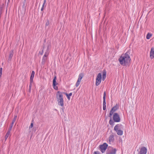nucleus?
<instances>
[{
  "instance_id": "obj_6",
  "label": "nucleus",
  "mask_w": 154,
  "mask_h": 154,
  "mask_svg": "<svg viewBox=\"0 0 154 154\" xmlns=\"http://www.w3.org/2000/svg\"><path fill=\"white\" fill-rule=\"evenodd\" d=\"M108 146L107 144L106 143H103L102 145H100L99 147L102 153H104Z\"/></svg>"
},
{
  "instance_id": "obj_10",
  "label": "nucleus",
  "mask_w": 154,
  "mask_h": 154,
  "mask_svg": "<svg viewBox=\"0 0 154 154\" xmlns=\"http://www.w3.org/2000/svg\"><path fill=\"white\" fill-rule=\"evenodd\" d=\"M150 57L152 59L154 58V48H152L150 52Z\"/></svg>"
},
{
  "instance_id": "obj_39",
  "label": "nucleus",
  "mask_w": 154,
  "mask_h": 154,
  "mask_svg": "<svg viewBox=\"0 0 154 154\" xmlns=\"http://www.w3.org/2000/svg\"><path fill=\"white\" fill-rule=\"evenodd\" d=\"M2 13V11H0V17H1V15Z\"/></svg>"
},
{
  "instance_id": "obj_30",
  "label": "nucleus",
  "mask_w": 154,
  "mask_h": 154,
  "mask_svg": "<svg viewBox=\"0 0 154 154\" xmlns=\"http://www.w3.org/2000/svg\"><path fill=\"white\" fill-rule=\"evenodd\" d=\"M13 124H12V122L11 125L10 126V127L8 128V131H10L11 130V129L13 126Z\"/></svg>"
},
{
  "instance_id": "obj_28",
  "label": "nucleus",
  "mask_w": 154,
  "mask_h": 154,
  "mask_svg": "<svg viewBox=\"0 0 154 154\" xmlns=\"http://www.w3.org/2000/svg\"><path fill=\"white\" fill-rule=\"evenodd\" d=\"M2 68H0V79L1 78L2 76Z\"/></svg>"
},
{
  "instance_id": "obj_7",
  "label": "nucleus",
  "mask_w": 154,
  "mask_h": 154,
  "mask_svg": "<svg viewBox=\"0 0 154 154\" xmlns=\"http://www.w3.org/2000/svg\"><path fill=\"white\" fill-rule=\"evenodd\" d=\"M84 76L83 74L82 73H80L79 76V78L78 80L76 83L75 86L76 87L78 86L79 85L82 79L83 78Z\"/></svg>"
},
{
  "instance_id": "obj_9",
  "label": "nucleus",
  "mask_w": 154,
  "mask_h": 154,
  "mask_svg": "<svg viewBox=\"0 0 154 154\" xmlns=\"http://www.w3.org/2000/svg\"><path fill=\"white\" fill-rule=\"evenodd\" d=\"M147 152V149L145 147L141 148L140 151V154H146Z\"/></svg>"
},
{
  "instance_id": "obj_5",
  "label": "nucleus",
  "mask_w": 154,
  "mask_h": 154,
  "mask_svg": "<svg viewBox=\"0 0 154 154\" xmlns=\"http://www.w3.org/2000/svg\"><path fill=\"white\" fill-rule=\"evenodd\" d=\"M101 74L100 73H99L98 74L97 77L96 82L95 83L96 86H97L100 84L101 82Z\"/></svg>"
},
{
  "instance_id": "obj_20",
  "label": "nucleus",
  "mask_w": 154,
  "mask_h": 154,
  "mask_svg": "<svg viewBox=\"0 0 154 154\" xmlns=\"http://www.w3.org/2000/svg\"><path fill=\"white\" fill-rule=\"evenodd\" d=\"M32 82H30L29 87V88L28 89V91L29 92H30L31 90V88L32 86Z\"/></svg>"
},
{
  "instance_id": "obj_29",
  "label": "nucleus",
  "mask_w": 154,
  "mask_h": 154,
  "mask_svg": "<svg viewBox=\"0 0 154 154\" xmlns=\"http://www.w3.org/2000/svg\"><path fill=\"white\" fill-rule=\"evenodd\" d=\"M26 0H24L23 2V8H25L26 7Z\"/></svg>"
},
{
  "instance_id": "obj_36",
  "label": "nucleus",
  "mask_w": 154,
  "mask_h": 154,
  "mask_svg": "<svg viewBox=\"0 0 154 154\" xmlns=\"http://www.w3.org/2000/svg\"><path fill=\"white\" fill-rule=\"evenodd\" d=\"M45 4H44V3L42 5V7H44V6H45L46 5H45Z\"/></svg>"
},
{
  "instance_id": "obj_1",
  "label": "nucleus",
  "mask_w": 154,
  "mask_h": 154,
  "mask_svg": "<svg viewBox=\"0 0 154 154\" xmlns=\"http://www.w3.org/2000/svg\"><path fill=\"white\" fill-rule=\"evenodd\" d=\"M129 53L127 52L125 54H122L119 59L120 63L125 66L128 64L130 62L131 59L129 55Z\"/></svg>"
},
{
  "instance_id": "obj_15",
  "label": "nucleus",
  "mask_w": 154,
  "mask_h": 154,
  "mask_svg": "<svg viewBox=\"0 0 154 154\" xmlns=\"http://www.w3.org/2000/svg\"><path fill=\"white\" fill-rule=\"evenodd\" d=\"M106 93L105 92H104L103 96V106H106Z\"/></svg>"
},
{
  "instance_id": "obj_21",
  "label": "nucleus",
  "mask_w": 154,
  "mask_h": 154,
  "mask_svg": "<svg viewBox=\"0 0 154 154\" xmlns=\"http://www.w3.org/2000/svg\"><path fill=\"white\" fill-rule=\"evenodd\" d=\"M46 59H47L46 57H43V58L42 60V64H45V62L46 61Z\"/></svg>"
},
{
  "instance_id": "obj_27",
  "label": "nucleus",
  "mask_w": 154,
  "mask_h": 154,
  "mask_svg": "<svg viewBox=\"0 0 154 154\" xmlns=\"http://www.w3.org/2000/svg\"><path fill=\"white\" fill-rule=\"evenodd\" d=\"M113 113L111 111H110V113H109V117H110L111 118V119H111V116H112V114H113V113Z\"/></svg>"
},
{
  "instance_id": "obj_16",
  "label": "nucleus",
  "mask_w": 154,
  "mask_h": 154,
  "mask_svg": "<svg viewBox=\"0 0 154 154\" xmlns=\"http://www.w3.org/2000/svg\"><path fill=\"white\" fill-rule=\"evenodd\" d=\"M106 77V72L105 70H104L103 73V78L102 80L104 81Z\"/></svg>"
},
{
  "instance_id": "obj_33",
  "label": "nucleus",
  "mask_w": 154,
  "mask_h": 154,
  "mask_svg": "<svg viewBox=\"0 0 154 154\" xmlns=\"http://www.w3.org/2000/svg\"><path fill=\"white\" fill-rule=\"evenodd\" d=\"M33 123H32L31 124V125L29 127V128L30 129V128H32L33 127Z\"/></svg>"
},
{
  "instance_id": "obj_24",
  "label": "nucleus",
  "mask_w": 154,
  "mask_h": 154,
  "mask_svg": "<svg viewBox=\"0 0 154 154\" xmlns=\"http://www.w3.org/2000/svg\"><path fill=\"white\" fill-rule=\"evenodd\" d=\"M152 36V34L149 33H148L146 35V38L147 39H149Z\"/></svg>"
},
{
  "instance_id": "obj_22",
  "label": "nucleus",
  "mask_w": 154,
  "mask_h": 154,
  "mask_svg": "<svg viewBox=\"0 0 154 154\" xmlns=\"http://www.w3.org/2000/svg\"><path fill=\"white\" fill-rule=\"evenodd\" d=\"M65 94H66V96L68 99L69 100H70V97L71 96H72V93H69V94H68L67 93H66Z\"/></svg>"
},
{
  "instance_id": "obj_37",
  "label": "nucleus",
  "mask_w": 154,
  "mask_h": 154,
  "mask_svg": "<svg viewBox=\"0 0 154 154\" xmlns=\"http://www.w3.org/2000/svg\"><path fill=\"white\" fill-rule=\"evenodd\" d=\"M46 2V0H44V4H45Z\"/></svg>"
},
{
  "instance_id": "obj_3",
  "label": "nucleus",
  "mask_w": 154,
  "mask_h": 154,
  "mask_svg": "<svg viewBox=\"0 0 154 154\" xmlns=\"http://www.w3.org/2000/svg\"><path fill=\"white\" fill-rule=\"evenodd\" d=\"M123 126L122 124H118L115 126L114 130L118 135H122L123 133Z\"/></svg>"
},
{
  "instance_id": "obj_12",
  "label": "nucleus",
  "mask_w": 154,
  "mask_h": 154,
  "mask_svg": "<svg viewBox=\"0 0 154 154\" xmlns=\"http://www.w3.org/2000/svg\"><path fill=\"white\" fill-rule=\"evenodd\" d=\"M57 79V76L55 75L54 79L53 81V85L54 86V89H56L54 87L57 85L58 83L56 82V80Z\"/></svg>"
},
{
  "instance_id": "obj_34",
  "label": "nucleus",
  "mask_w": 154,
  "mask_h": 154,
  "mask_svg": "<svg viewBox=\"0 0 154 154\" xmlns=\"http://www.w3.org/2000/svg\"><path fill=\"white\" fill-rule=\"evenodd\" d=\"M106 109V106H103V109L104 110H105Z\"/></svg>"
},
{
  "instance_id": "obj_35",
  "label": "nucleus",
  "mask_w": 154,
  "mask_h": 154,
  "mask_svg": "<svg viewBox=\"0 0 154 154\" xmlns=\"http://www.w3.org/2000/svg\"><path fill=\"white\" fill-rule=\"evenodd\" d=\"M44 48H45V46H44L43 48V49L42 51V52L41 53H40V54L42 55L43 53V52H44L43 50L44 49Z\"/></svg>"
},
{
  "instance_id": "obj_19",
  "label": "nucleus",
  "mask_w": 154,
  "mask_h": 154,
  "mask_svg": "<svg viewBox=\"0 0 154 154\" xmlns=\"http://www.w3.org/2000/svg\"><path fill=\"white\" fill-rule=\"evenodd\" d=\"M116 151V149H112L111 150V152H110V154H115Z\"/></svg>"
},
{
  "instance_id": "obj_2",
  "label": "nucleus",
  "mask_w": 154,
  "mask_h": 154,
  "mask_svg": "<svg viewBox=\"0 0 154 154\" xmlns=\"http://www.w3.org/2000/svg\"><path fill=\"white\" fill-rule=\"evenodd\" d=\"M56 97L58 105L61 106H63L64 104L62 93L58 91L56 94Z\"/></svg>"
},
{
  "instance_id": "obj_40",
  "label": "nucleus",
  "mask_w": 154,
  "mask_h": 154,
  "mask_svg": "<svg viewBox=\"0 0 154 154\" xmlns=\"http://www.w3.org/2000/svg\"><path fill=\"white\" fill-rule=\"evenodd\" d=\"M56 89H57V87H55V86L54 87Z\"/></svg>"
},
{
  "instance_id": "obj_23",
  "label": "nucleus",
  "mask_w": 154,
  "mask_h": 154,
  "mask_svg": "<svg viewBox=\"0 0 154 154\" xmlns=\"http://www.w3.org/2000/svg\"><path fill=\"white\" fill-rule=\"evenodd\" d=\"M109 123L111 125H114V121H113L111 119H110Z\"/></svg>"
},
{
  "instance_id": "obj_4",
  "label": "nucleus",
  "mask_w": 154,
  "mask_h": 154,
  "mask_svg": "<svg viewBox=\"0 0 154 154\" xmlns=\"http://www.w3.org/2000/svg\"><path fill=\"white\" fill-rule=\"evenodd\" d=\"M113 118L114 122H119L121 120L119 115L116 112H115L113 114Z\"/></svg>"
},
{
  "instance_id": "obj_25",
  "label": "nucleus",
  "mask_w": 154,
  "mask_h": 154,
  "mask_svg": "<svg viewBox=\"0 0 154 154\" xmlns=\"http://www.w3.org/2000/svg\"><path fill=\"white\" fill-rule=\"evenodd\" d=\"M17 116L14 115V118L13 119V120H12V124H14V122H15L16 120L17 119Z\"/></svg>"
},
{
  "instance_id": "obj_8",
  "label": "nucleus",
  "mask_w": 154,
  "mask_h": 154,
  "mask_svg": "<svg viewBox=\"0 0 154 154\" xmlns=\"http://www.w3.org/2000/svg\"><path fill=\"white\" fill-rule=\"evenodd\" d=\"M51 46V44L50 43H49L47 46L46 51L45 52V54L44 55L43 57H45L47 58V57L48 56V55L49 52V48H50Z\"/></svg>"
},
{
  "instance_id": "obj_17",
  "label": "nucleus",
  "mask_w": 154,
  "mask_h": 154,
  "mask_svg": "<svg viewBox=\"0 0 154 154\" xmlns=\"http://www.w3.org/2000/svg\"><path fill=\"white\" fill-rule=\"evenodd\" d=\"M10 131H8L5 137V140H6L10 135Z\"/></svg>"
},
{
  "instance_id": "obj_14",
  "label": "nucleus",
  "mask_w": 154,
  "mask_h": 154,
  "mask_svg": "<svg viewBox=\"0 0 154 154\" xmlns=\"http://www.w3.org/2000/svg\"><path fill=\"white\" fill-rule=\"evenodd\" d=\"M35 72L34 71H32V72L30 78V82H33V80Z\"/></svg>"
},
{
  "instance_id": "obj_13",
  "label": "nucleus",
  "mask_w": 154,
  "mask_h": 154,
  "mask_svg": "<svg viewBox=\"0 0 154 154\" xmlns=\"http://www.w3.org/2000/svg\"><path fill=\"white\" fill-rule=\"evenodd\" d=\"M13 55V51L11 50L10 52L9 56L8 59V62L11 60V58Z\"/></svg>"
},
{
  "instance_id": "obj_26",
  "label": "nucleus",
  "mask_w": 154,
  "mask_h": 154,
  "mask_svg": "<svg viewBox=\"0 0 154 154\" xmlns=\"http://www.w3.org/2000/svg\"><path fill=\"white\" fill-rule=\"evenodd\" d=\"M4 7V4H3L1 5L0 6V11H2Z\"/></svg>"
},
{
  "instance_id": "obj_38",
  "label": "nucleus",
  "mask_w": 154,
  "mask_h": 154,
  "mask_svg": "<svg viewBox=\"0 0 154 154\" xmlns=\"http://www.w3.org/2000/svg\"><path fill=\"white\" fill-rule=\"evenodd\" d=\"M43 9H44V7H42V8H41V11H43Z\"/></svg>"
},
{
  "instance_id": "obj_31",
  "label": "nucleus",
  "mask_w": 154,
  "mask_h": 154,
  "mask_svg": "<svg viewBox=\"0 0 154 154\" xmlns=\"http://www.w3.org/2000/svg\"><path fill=\"white\" fill-rule=\"evenodd\" d=\"M49 24H50V23H49V21L48 20H47V21L45 24V26H48L49 25Z\"/></svg>"
},
{
  "instance_id": "obj_18",
  "label": "nucleus",
  "mask_w": 154,
  "mask_h": 154,
  "mask_svg": "<svg viewBox=\"0 0 154 154\" xmlns=\"http://www.w3.org/2000/svg\"><path fill=\"white\" fill-rule=\"evenodd\" d=\"M109 138V142H112L114 140L113 136L112 135H110Z\"/></svg>"
},
{
  "instance_id": "obj_11",
  "label": "nucleus",
  "mask_w": 154,
  "mask_h": 154,
  "mask_svg": "<svg viewBox=\"0 0 154 154\" xmlns=\"http://www.w3.org/2000/svg\"><path fill=\"white\" fill-rule=\"evenodd\" d=\"M119 108V106L118 104L112 107L111 110V111L113 113L116 112Z\"/></svg>"
},
{
  "instance_id": "obj_32",
  "label": "nucleus",
  "mask_w": 154,
  "mask_h": 154,
  "mask_svg": "<svg viewBox=\"0 0 154 154\" xmlns=\"http://www.w3.org/2000/svg\"><path fill=\"white\" fill-rule=\"evenodd\" d=\"M93 154H101L100 152L98 151H94V153Z\"/></svg>"
}]
</instances>
